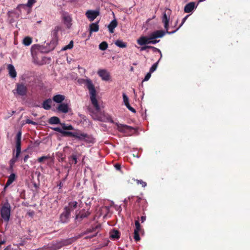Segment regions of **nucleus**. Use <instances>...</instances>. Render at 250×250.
Wrapping results in <instances>:
<instances>
[{"instance_id": "nucleus-49", "label": "nucleus", "mask_w": 250, "mask_h": 250, "mask_svg": "<svg viewBox=\"0 0 250 250\" xmlns=\"http://www.w3.org/2000/svg\"><path fill=\"white\" fill-rule=\"evenodd\" d=\"M72 160L74 162V164H77V156L76 155H72Z\"/></svg>"}, {"instance_id": "nucleus-2", "label": "nucleus", "mask_w": 250, "mask_h": 250, "mask_svg": "<svg viewBox=\"0 0 250 250\" xmlns=\"http://www.w3.org/2000/svg\"><path fill=\"white\" fill-rule=\"evenodd\" d=\"M165 34L166 32L164 30H156L152 32L148 37L141 36L137 40V42L139 45L142 46L150 44V40L151 39L162 38Z\"/></svg>"}, {"instance_id": "nucleus-16", "label": "nucleus", "mask_w": 250, "mask_h": 250, "mask_svg": "<svg viewBox=\"0 0 250 250\" xmlns=\"http://www.w3.org/2000/svg\"><path fill=\"white\" fill-rule=\"evenodd\" d=\"M78 203L76 201H72L69 203L68 205L64 208V210L69 211L70 212L77 208Z\"/></svg>"}, {"instance_id": "nucleus-3", "label": "nucleus", "mask_w": 250, "mask_h": 250, "mask_svg": "<svg viewBox=\"0 0 250 250\" xmlns=\"http://www.w3.org/2000/svg\"><path fill=\"white\" fill-rule=\"evenodd\" d=\"M21 132L19 131L16 135V154L14 155L13 158L10 160L9 164L14 165L15 163L17 161L18 158L21 152Z\"/></svg>"}, {"instance_id": "nucleus-44", "label": "nucleus", "mask_w": 250, "mask_h": 250, "mask_svg": "<svg viewBox=\"0 0 250 250\" xmlns=\"http://www.w3.org/2000/svg\"><path fill=\"white\" fill-rule=\"evenodd\" d=\"M151 75V73H150V72L147 73L146 74V76H145L143 81H148L149 79V78H150Z\"/></svg>"}, {"instance_id": "nucleus-10", "label": "nucleus", "mask_w": 250, "mask_h": 250, "mask_svg": "<svg viewBox=\"0 0 250 250\" xmlns=\"http://www.w3.org/2000/svg\"><path fill=\"white\" fill-rule=\"evenodd\" d=\"M74 137L80 141H84L87 142H90L91 137L86 133L75 132Z\"/></svg>"}, {"instance_id": "nucleus-31", "label": "nucleus", "mask_w": 250, "mask_h": 250, "mask_svg": "<svg viewBox=\"0 0 250 250\" xmlns=\"http://www.w3.org/2000/svg\"><path fill=\"white\" fill-rule=\"evenodd\" d=\"M73 45H74V42L73 41H71L68 45H65L62 49V50L65 51L67 49H71L73 48Z\"/></svg>"}, {"instance_id": "nucleus-37", "label": "nucleus", "mask_w": 250, "mask_h": 250, "mask_svg": "<svg viewBox=\"0 0 250 250\" xmlns=\"http://www.w3.org/2000/svg\"><path fill=\"white\" fill-rule=\"evenodd\" d=\"M150 49H151L154 52H157L159 53L160 54V59H161V58L162 57V52H161V50L159 49H158L154 46H150Z\"/></svg>"}, {"instance_id": "nucleus-5", "label": "nucleus", "mask_w": 250, "mask_h": 250, "mask_svg": "<svg viewBox=\"0 0 250 250\" xmlns=\"http://www.w3.org/2000/svg\"><path fill=\"white\" fill-rule=\"evenodd\" d=\"M16 88L13 90L14 95L17 96H26L28 92V88L26 85L23 83H17Z\"/></svg>"}, {"instance_id": "nucleus-20", "label": "nucleus", "mask_w": 250, "mask_h": 250, "mask_svg": "<svg viewBox=\"0 0 250 250\" xmlns=\"http://www.w3.org/2000/svg\"><path fill=\"white\" fill-rule=\"evenodd\" d=\"M9 74L11 78H15L17 76V72L15 70L14 66L11 64H9L7 66Z\"/></svg>"}, {"instance_id": "nucleus-54", "label": "nucleus", "mask_w": 250, "mask_h": 250, "mask_svg": "<svg viewBox=\"0 0 250 250\" xmlns=\"http://www.w3.org/2000/svg\"><path fill=\"white\" fill-rule=\"evenodd\" d=\"M130 111H131V112H133V113H135L136 112V110L134 108H133L132 107L130 106L129 109H128Z\"/></svg>"}, {"instance_id": "nucleus-56", "label": "nucleus", "mask_w": 250, "mask_h": 250, "mask_svg": "<svg viewBox=\"0 0 250 250\" xmlns=\"http://www.w3.org/2000/svg\"><path fill=\"white\" fill-rule=\"evenodd\" d=\"M125 106H126V107L129 109V108L131 106L129 104V103L128 104H125Z\"/></svg>"}, {"instance_id": "nucleus-15", "label": "nucleus", "mask_w": 250, "mask_h": 250, "mask_svg": "<svg viewBox=\"0 0 250 250\" xmlns=\"http://www.w3.org/2000/svg\"><path fill=\"white\" fill-rule=\"evenodd\" d=\"M61 30V27L60 26H56L52 30L51 32V35L53 36V42H57L59 39L58 32Z\"/></svg>"}, {"instance_id": "nucleus-7", "label": "nucleus", "mask_w": 250, "mask_h": 250, "mask_svg": "<svg viewBox=\"0 0 250 250\" xmlns=\"http://www.w3.org/2000/svg\"><path fill=\"white\" fill-rule=\"evenodd\" d=\"M170 10L169 9H167L164 13L162 18V21L164 23V27L166 30V31L165 32L166 34L167 33L168 34L174 33L178 30V28H177L174 31L171 32H169L168 31L169 21V15L170 14Z\"/></svg>"}, {"instance_id": "nucleus-22", "label": "nucleus", "mask_w": 250, "mask_h": 250, "mask_svg": "<svg viewBox=\"0 0 250 250\" xmlns=\"http://www.w3.org/2000/svg\"><path fill=\"white\" fill-rule=\"evenodd\" d=\"M52 103L51 99H47L43 102L42 107L45 110H49L51 108Z\"/></svg>"}, {"instance_id": "nucleus-18", "label": "nucleus", "mask_w": 250, "mask_h": 250, "mask_svg": "<svg viewBox=\"0 0 250 250\" xmlns=\"http://www.w3.org/2000/svg\"><path fill=\"white\" fill-rule=\"evenodd\" d=\"M57 110L59 112L66 113L68 112V106L66 104H61L58 105Z\"/></svg>"}, {"instance_id": "nucleus-30", "label": "nucleus", "mask_w": 250, "mask_h": 250, "mask_svg": "<svg viewBox=\"0 0 250 250\" xmlns=\"http://www.w3.org/2000/svg\"><path fill=\"white\" fill-rule=\"evenodd\" d=\"M115 44L118 47L121 48H125L126 47V43L121 40H117Z\"/></svg>"}, {"instance_id": "nucleus-41", "label": "nucleus", "mask_w": 250, "mask_h": 250, "mask_svg": "<svg viewBox=\"0 0 250 250\" xmlns=\"http://www.w3.org/2000/svg\"><path fill=\"white\" fill-rule=\"evenodd\" d=\"M123 100H124V102L125 103V105L126 104H129V100H128V98L127 97V96L126 95V94L125 93H123Z\"/></svg>"}, {"instance_id": "nucleus-17", "label": "nucleus", "mask_w": 250, "mask_h": 250, "mask_svg": "<svg viewBox=\"0 0 250 250\" xmlns=\"http://www.w3.org/2000/svg\"><path fill=\"white\" fill-rule=\"evenodd\" d=\"M16 175L15 173H11L8 177V180L4 186V189H5L7 187H8L12 183L16 180Z\"/></svg>"}, {"instance_id": "nucleus-19", "label": "nucleus", "mask_w": 250, "mask_h": 250, "mask_svg": "<svg viewBox=\"0 0 250 250\" xmlns=\"http://www.w3.org/2000/svg\"><path fill=\"white\" fill-rule=\"evenodd\" d=\"M195 3L194 2H190L187 4L184 7V11L186 13L191 12L195 8Z\"/></svg>"}, {"instance_id": "nucleus-27", "label": "nucleus", "mask_w": 250, "mask_h": 250, "mask_svg": "<svg viewBox=\"0 0 250 250\" xmlns=\"http://www.w3.org/2000/svg\"><path fill=\"white\" fill-rule=\"evenodd\" d=\"M36 2V0H28L27 3L26 4H19L18 6V8L22 7L25 8L26 7H32L33 5Z\"/></svg>"}, {"instance_id": "nucleus-57", "label": "nucleus", "mask_w": 250, "mask_h": 250, "mask_svg": "<svg viewBox=\"0 0 250 250\" xmlns=\"http://www.w3.org/2000/svg\"><path fill=\"white\" fill-rule=\"evenodd\" d=\"M62 182H60V184L58 185V186L60 187V188H61L62 187Z\"/></svg>"}, {"instance_id": "nucleus-8", "label": "nucleus", "mask_w": 250, "mask_h": 250, "mask_svg": "<svg viewBox=\"0 0 250 250\" xmlns=\"http://www.w3.org/2000/svg\"><path fill=\"white\" fill-rule=\"evenodd\" d=\"M87 229H91L90 235L85 237V239H90L98 235V233L101 229V225L100 224H96L92 225L89 228Z\"/></svg>"}, {"instance_id": "nucleus-51", "label": "nucleus", "mask_w": 250, "mask_h": 250, "mask_svg": "<svg viewBox=\"0 0 250 250\" xmlns=\"http://www.w3.org/2000/svg\"><path fill=\"white\" fill-rule=\"evenodd\" d=\"M29 158V155H28V154L26 155L23 158L24 162H25V163L26 162Z\"/></svg>"}, {"instance_id": "nucleus-53", "label": "nucleus", "mask_w": 250, "mask_h": 250, "mask_svg": "<svg viewBox=\"0 0 250 250\" xmlns=\"http://www.w3.org/2000/svg\"><path fill=\"white\" fill-rule=\"evenodd\" d=\"M146 219V216H142L141 217V221L142 223H143Z\"/></svg>"}, {"instance_id": "nucleus-35", "label": "nucleus", "mask_w": 250, "mask_h": 250, "mask_svg": "<svg viewBox=\"0 0 250 250\" xmlns=\"http://www.w3.org/2000/svg\"><path fill=\"white\" fill-rule=\"evenodd\" d=\"M135 229H134V231H140L141 230V225L139 222V220L135 221Z\"/></svg>"}, {"instance_id": "nucleus-58", "label": "nucleus", "mask_w": 250, "mask_h": 250, "mask_svg": "<svg viewBox=\"0 0 250 250\" xmlns=\"http://www.w3.org/2000/svg\"><path fill=\"white\" fill-rule=\"evenodd\" d=\"M205 0H199L198 2H201L205 1Z\"/></svg>"}, {"instance_id": "nucleus-23", "label": "nucleus", "mask_w": 250, "mask_h": 250, "mask_svg": "<svg viewBox=\"0 0 250 250\" xmlns=\"http://www.w3.org/2000/svg\"><path fill=\"white\" fill-rule=\"evenodd\" d=\"M118 22L116 20H112L108 25V28L109 32L111 33H114V29L117 27Z\"/></svg>"}, {"instance_id": "nucleus-29", "label": "nucleus", "mask_w": 250, "mask_h": 250, "mask_svg": "<svg viewBox=\"0 0 250 250\" xmlns=\"http://www.w3.org/2000/svg\"><path fill=\"white\" fill-rule=\"evenodd\" d=\"M32 42V39L30 37H26L23 40L22 43L25 46H29Z\"/></svg>"}, {"instance_id": "nucleus-38", "label": "nucleus", "mask_w": 250, "mask_h": 250, "mask_svg": "<svg viewBox=\"0 0 250 250\" xmlns=\"http://www.w3.org/2000/svg\"><path fill=\"white\" fill-rule=\"evenodd\" d=\"M62 128L65 131L66 130H73L74 127L71 125H65L63 124V125L62 126Z\"/></svg>"}, {"instance_id": "nucleus-52", "label": "nucleus", "mask_w": 250, "mask_h": 250, "mask_svg": "<svg viewBox=\"0 0 250 250\" xmlns=\"http://www.w3.org/2000/svg\"><path fill=\"white\" fill-rule=\"evenodd\" d=\"M14 166V165H13L9 164V170H10L11 171H13Z\"/></svg>"}, {"instance_id": "nucleus-34", "label": "nucleus", "mask_w": 250, "mask_h": 250, "mask_svg": "<svg viewBox=\"0 0 250 250\" xmlns=\"http://www.w3.org/2000/svg\"><path fill=\"white\" fill-rule=\"evenodd\" d=\"M160 59H159V60L156 62H155V63H154L152 66L150 67V69H149V72L150 73H152L154 71L156 70V69H157V67L158 66V63L160 61Z\"/></svg>"}, {"instance_id": "nucleus-40", "label": "nucleus", "mask_w": 250, "mask_h": 250, "mask_svg": "<svg viewBox=\"0 0 250 250\" xmlns=\"http://www.w3.org/2000/svg\"><path fill=\"white\" fill-rule=\"evenodd\" d=\"M49 158V156H42V157H41L39 158L38 159V161L39 163H42L44 161L48 159Z\"/></svg>"}, {"instance_id": "nucleus-25", "label": "nucleus", "mask_w": 250, "mask_h": 250, "mask_svg": "<svg viewBox=\"0 0 250 250\" xmlns=\"http://www.w3.org/2000/svg\"><path fill=\"white\" fill-rule=\"evenodd\" d=\"M99 29L98 22L92 23L89 25L90 35L93 32L98 31Z\"/></svg>"}, {"instance_id": "nucleus-39", "label": "nucleus", "mask_w": 250, "mask_h": 250, "mask_svg": "<svg viewBox=\"0 0 250 250\" xmlns=\"http://www.w3.org/2000/svg\"><path fill=\"white\" fill-rule=\"evenodd\" d=\"M136 182V183L139 185H141L142 187L145 188L146 186V183L145 182H144L142 180H135Z\"/></svg>"}, {"instance_id": "nucleus-13", "label": "nucleus", "mask_w": 250, "mask_h": 250, "mask_svg": "<svg viewBox=\"0 0 250 250\" xmlns=\"http://www.w3.org/2000/svg\"><path fill=\"white\" fill-rule=\"evenodd\" d=\"M99 14L98 11L89 10L86 12L85 15L89 21H92L99 16Z\"/></svg>"}, {"instance_id": "nucleus-24", "label": "nucleus", "mask_w": 250, "mask_h": 250, "mask_svg": "<svg viewBox=\"0 0 250 250\" xmlns=\"http://www.w3.org/2000/svg\"><path fill=\"white\" fill-rule=\"evenodd\" d=\"M65 99V96L63 95L57 94L54 96L52 100L57 103H61Z\"/></svg>"}, {"instance_id": "nucleus-50", "label": "nucleus", "mask_w": 250, "mask_h": 250, "mask_svg": "<svg viewBox=\"0 0 250 250\" xmlns=\"http://www.w3.org/2000/svg\"><path fill=\"white\" fill-rule=\"evenodd\" d=\"M136 202L137 203H140L141 201H142V199L141 198V197H139L138 196H137L136 197Z\"/></svg>"}, {"instance_id": "nucleus-36", "label": "nucleus", "mask_w": 250, "mask_h": 250, "mask_svg": "<svg viewBox=\"0 0 250 250\" xmlns=\"http://www.w3.org/2000/svg\"><path fill=\"white\" fill-rule=\"evenodd\" d=\"M139 231H134L133 238L135 241L138 242L140 240V237L139 234Z\"/></svg>"}, {"instance_id": "nucleus-21", "label": "nucleus", "mask_w": 250, "mask_h": 250, "mask_svg": "<svg viewBox=\"0 0 250 250\" xmlns=\"http://www.w3.org/2000/svg\"><path fill=\"white\" fill-rule=\"evenodd\" d=\"M110 237L113 240H118L120 238V232L116 229H113L110 232Z\"/></svg>"}, {"instance_id": "nucleus-45", "label": "nucleus", "mask_w": 250, "mask_h": 250, "mask_svg": "<svg viewBox=\"0 0 250 250\" xmlns=\"http://www.w3.org/2000/svg\"><path fill=\"white\" fill-rule=\"evenodd\" d=\"M188 17V15H187L186 16V17H185L183 20H182V23H181V24L180 25V26L177 28H178V29L182 26V25L184 23V22L186 21L187 20Z\"/></svg>"}, {"instance_id": "nucleus-59", "label": "nucleus", "mask_w": 250, "mask_h": 250, "mask_svg": "<svg viewBox=\"0 0 250 250\" xmlns=\"http://www.w3.org/2000/svg\"><path fill=\"white\" fill-rule=\"evenodd\" d=\"M12 115V114H9V116H8V118L11 117Z\"/></svg>"}, {"instance_id": "nucleus-47", "label": "nucleus", "mask_w": 250, "mask_h": 250, "mask_svg": "<svg viewBox=\"0 0 250 250\" xmlns=\"http://www.w3.org/2000/svg\"><path fill=\"white\" fill-rule=\"evenodd\" d=\"M150 46L145 45V46L141 47L140 48V50L144 51V50H146L147 49H150Z\"/></svg>"}, {"instance_id": "nucleus-9", "label": "nucleus", "mask_w": 250, "mask_h": 250, "mask_svg": "<svg viewBox=\"0 0 250 250\" xmlns=\"http://www.w3.org/2000/svg\"><path fill=\"white\" fill-rule=\"evenodd\" d=\"M117 129L120 132L124 133H132V131H135V128L126 125L121 124L118 123H115Z\"/></svg>"}, {"instance_id": "nucleus-14", "label": "nucleus", "mask_w": 250, "mask_h": 250, "mask_svg": "<svg viewBox=\"0 0 250 250\" xmlns=\"http://www.w3.org/2000/svg\"><path fill=\"white\" fill-rule=\"evenodd\" d=\"M97 73L104 81H108L110 78V73L105 69H100Z\"/></svg>"}, {"instance_id": "nucleus-42", "label": "nucleus", "mask_w": 250, "mask_h": 250, "mask_svg": "<svg viewBox=\"0 0 250 250\" xmlns=\"http://www.w3.org/2000/svg\"><path fill=\"white\" fill-rule=\"evenodd\" d=\"M51 129L62 134L63 130L59 127H51Z\"/></svg>"}, {"instance_id": "nucleus-11", "label": "nucleus", "mask_w": 250, "mask_h": 250, "mask_svg": "<svg viewBox=\"0 0 250 250\" xmlns=\"http://www.w3.org/2000/svg\"><path fill=\"white\" fill-rule=\"evenodd\" d=\"M90 214L89 211L82 209L76 214L75 219L80 222L83 218L87 217Z\"/></svg>"}, {"instance_id": "nucleus-55", "label": "nucleus", "mask_w": 250, "mask_h": 250, "mask_svg": "<svg viewBox=\"0 0 250 250\" xmlns=\"http://www.w3.org/2000/svg\"><path fill=\"white\" fill-rule=\"evenodd\" d=\"M5 241H1L0 242V246L1 245H3L5 243Z\"/></svg>"}, {"instance_id": "nucleus-46", "label": "nucleus", "mask_w": 250, "mask_h": 250, "mask_svg": "<svg viewBox=\"0 0 250 250\" xmlns=\"http://www.w3.org/2000/svg\"><path fill=\"white\" fill-rule=\"evenodd\" d=\"M160 42V40H157L155 39H151L150 40V44H156Z\"/></svg>"}, {"instance_id": "nucleus-1", "label": "nucleus", "mask_w": 250, "mask_h": 250, "mask_svg": "<svg viewBox=\"0 0 250 250\" xmlns=\"http://www.w3.org/2000/svg\"><path fill=\"white\" fill-rule=\"evenodd\" d=\"M83 83L88 89L90 96V100L92 104L97 111L100 110V106L96 99V91L94 85L89 79L83 80Z\"/></svg>"}, {"instance_id": "nucleus-12", "label": "nucleus", "mask_w": 250, "mask_h": 250, "mask_svg": "<svg viewBox=\"0 0 250 250\" xmlns=\"http://www.w3.org/2000/svg\"><path fill=\"white\" fill-rule=\"evenodd\" d=\"M70 213L69 211L64 210L61 214L60 216V221L62 223H67L69 221Z\"/></svg>"}, {"instance_id": "nucleus-32", "label": "nucleus", "mask_w": 250, "mask_h": 250, "mask_svg": "<svg viewBox=\"0 0 250 250\" xmlns=\"http://www.w3.org/2000/svg\"><path fill=\"white\" fill-rule=\"evenodd\" d=\"M108 47V44L105 42H103L99 44V49L101 50H105Z\"/></svg>"}, {"instance_id": "nucleus-33", "label": "nucleus", "mask_w": 250, "mask_h": 250, "mask_svg": "<svg viewBox=\"0 0 250 250\" xmlns=\"http://www.w3.org/2000/svg\"><path fill=\"white\" fill-rule=\"evenodd\" d=\"M75 132H70V131H67L63 130L62 132V135L63 136H69V137H74L75 136Z\"/></svg>"}, {"instance_id": "nucleus-6", "label": "nucleus", "mask_w": 250, "mask_h": 250, "mask_svg": "<svg viewBox=\"0 0 250 250\" xmlns=\"http://www.w3.org/2000/svg\"><path fill=\"white\" fill-rule=\"evenodd\" d=\"M11 206L10 204L6 202L2 206L0 209V215L4 221L8 222L10 216Z\"/></svg>"}, {"instance_id": "nucleus-43", "label": "nucleus", "mask_w": 250, "mask_h": 250, "mask_svg": "<svg viewBox=\"0 0 250 250\" xmlns=\"http://www.w3.org/2000/svg\"><path fill=\"white\" fill-rule=\"evenodd\" d=\"M25 123H26V124H32L33 125H37L38 124L36 122L32 121L29 119H27L26 120Z\"/></svg>"}, {"instance_id": "nucleus-60", "label": "nucleus", "mask_w": 250, "mask_h": 250, "mask_svg": "<svg viewBox=\"0 0 250 250\" xmlns=\"http://www.w3.org/2000/svg\"><path fill=\"white\" fill-rule=\"evenodd\" d=\"M15 113V111H13L11 114H12V115H13V114H14Z\"/></svg>"}, {"instance_id": "nucleus-4", "label": "nucleus", "mask_w": 250, "mask_h": 250, "mask_svg": "<svg viewBox=\"0 0 250 250\" xmlns=\"http://www.w3.org/2000/svg\"><path fill=\"white\" fill-rule=\"evenodd\" d=\"M91 232V229H86L85 231L81 232L78 235L73 237L71 238L65 239H61L59 240L60 243L61 245L62 248L64 246H66L69 245H71L73 242H75L78 239L81 238L84 235H86L89 234Z\"/></svg>"}, {"instance_id": "nucleus-61", "label": "nucleus", "mask_w": 250, "mask_h": 250, "mask_svg": "<svg viewBox=\"0 0 250 250\" xmlns=\"http://www.w3.org/2000/svg\"><path fill=\"white\" fill-rule=\"evenodd\" d=\"M8 250V248L5 249L4 250Z\"/></svg>"}, {"instance_id": "nucleus-26", "label": "nucleus", "mask_w": 250, "mask_h": 250, "mask_svg": "<svg viewBox=\"0 0 250 250\" xmlns=\"http://www.w3.org/2000/svg\"><path fill=\"white\" fill-rule=\"evenodd\" d=\"M63 21L64 24L68 28H70L72 25V18L70 16H65L63 17Z\"/></svg>"}, {"instance_id": "nucleus-28", "label": "nucleus", "mask_w": 250, "mask_h": 250, "mask_svg": "<svg viewBox=\"0 0 250 250\" xmlns=\"http://www.w3.org/2000/svg\"><path fill=\"white\" fill-rule=\"evenodd\" d=\"M48 123L50 125H57L60 124V119L56 116L51 117L48 120Z\"/></svg>"}, {"instance_id": "nucleus-48", "label": "nucleus", "mask_w": 250, "mask_h": 250, "mask_svg": "<svg viewBox=\"0 0 250 250\" xmlns=\"http://www.w3.org/2000/svg\"><path fill=\"white\" fill-rule=\"evenodd\" d=\"M116 168V169L117 170H121V166L120 164H116L114 166Z\"/></svg>"}]
</instances>
